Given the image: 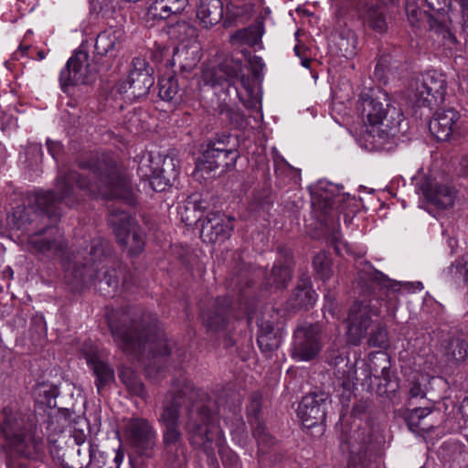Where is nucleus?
<instances>
[{
  "label": "nucleus",
  "instance_id": "nucleus-1",
  "mask_svg": "<svg viewBox=\"0 0 468 468\" xmlns=\"http://www.w3.org/2000/svg\"><path fill=\"white\" fill-rule=\"evenodd\" d=\"M84 170L59 172L54 191H37L28 197L27 207H16L12 215V222L17 229H24L27 243L32 253L46 259L60 258L69 283L88 282L99 279V264L105 259L106 241L102 238L94 239L90 250L88 246L73 252L72 257L65 256L66 242L58 230L46 226L35 230L38 221L45 218L57 220L60 216L59 205L71 207L77 201L75 185L90 192L101 194L105 198H116L133 206L135 194L127 175L122 173L111 156L102 154L92 163H81Z\"/></svg>",
  "mask_w": 468,
  "mask_h": 468
},
{
  "label": "nucleus",
  "instance_id": "nucleus-2",
  "mask_svg": "<svg viewBox=\"0 0 468 468\" xmlns=\"http://www.w3.org/2000/svg\"><path fill=\"white\" fill-rule=\"evenodd\" d=\"M127 323L126 315H122L116 321H109L113 340L124 353L134 356L138 359L149 355L155 358L171 353V346L155 317H150L147 328H143L144 333L138 331L139 325L134 321L130 324Z\"/></svg>",
  "mask_w": 468,
  "mask_h": 468
},
{
  "label": "nucleus",
  "instance_id": "nucleus-3",
  "mask_svg": "<svg viewBox=\"0 0 468 468\" xmlns=\"http://www.w3.org/2000/svg\"><path fill=\"white\" fill-rule=\"evenodd\" d=\"M211 405L197 403L188 414L186 431L190 442L201 448L208 458L213 459L218 452L225 468H239V457L225 447V440L218 424V417L213 414Z\"/></svg>",
  "mask_w": 468,
  "mask_h": 468
},
{
  "label": "nucleus",
  "instance_id": "nucleus-4",
  "mask_svg": "<svg viewBox=\"0 0 468 468\" xmlns=\"http://www.w3.org/2000/svg\"><path fill=\"white\" fill-rule=\"evenodd\" d=\"M36 430L37 420L32 414L12 406L0 411V433L5 447L15 454L27 459H37L43 454L44 442Z\"/></svg>",
  "mask_w": 468,
  "mask_h": 468
},
{
  "label": "nucleus",
  "instance_id": "nucleus-5",
  "mask_svg": "<svg viewBox=\"0 0 468 468\" xmlns=\"http://www.w3.org/2000/svg\"><path fill=\"white\" fill-rule=\"evenodd\" d=\"M360 105L366 123L363 139L370 149H379L398 133L402 112L389 103L385 93L381 97L363 94Z\"/></svg>",
  "mask_w": 468,
  "mask_h": 468
},
{
  "label": "nucleus",
  "instance_id": "nucleus-6",
  "mask_svg": "<svg viewBox=\"0 0 468 468\" xmlns=\"http://www.w3.org/2000/svg\"><path fill=\"white\" fill-rule=\"evenodd\" d=\"M461 10L463 27L468 34V0H453ZM451 0H406V13L412 26L427 19L430 27L444 40L454 43L455 37L451 30L452 22L449 15Z\"/></svg>",
  "mask_w": 468,
  "mask_h": 468
},
{
  "label": "nucleus",
  "instance_id": "nucleus-7",
  "mask_svg": "<svg viewBox=\"0 0 468 468\" xmlns=\"http://www.w3.org/2000/svg\"><path fill=\"white\" fill-rule=\"evenodd\" d=\"M185 399L191 401V406L186 413V422L188 420L190 410L197 403L211 405V408L213 407L214 409L213 414L217 415V402L213 401L207 392L201 389H195L192 382L186 378H180L173 382L172 388L166 394L158 416V421L164 426L163 432L180 431V410L185 402Z\"/></svg>",
  "mask_w": 468,
  "mask_h": 468
},
{
  "label": "nucleus",
  "instance_id": "nucleus-8",
  "mask_svg": "<svg viewBox=\"0 0 468 468\" xmlns=\"http://www.w3.org/2000/svg\"><path fill=\"white\" fill-rule=\"evenodd\" d=\"M385 302L386 312L394 317L399 307V301L394 291L388 292ZM381 301L370 299L364 302H356L350 308L347 317V341L357 346L367 335L368 328L372 325L371 316H378L381 314Z\"/></svg>",
  "mask_w": 468,
  "mask_h": 468
},
{
  "label": "nucleus",
  "instance_id": "nucleus-9",
  "mask_svg": "<svg viewBox=\"0 0 468 468\" xmlns=\"http://www.w3.org/2000/svg\"><path fill=\"white\" fill-rule=\"evenodd\" d=\"M153 73L154 69L145 58H133L129 75L117 85V91L130 102L146 96L154 82Z\"/></svg>",
  "mask_w": 468,
  "mask_h": 468
},
{
  "label": "nucleus",
  "instance_id": "nucleus-10",
  "mask_svg": "<svg viewBox=\"0 0 468 468\" xmlns=\"http://www.w3.org/2000/svg\"><path fill=\"white\" fill-rule=\"evenodd\" d=\"M109 224L112 226L118 242L128 248L129 253L137 255L144 247V239L134 219L127 213L112 208L109 216Z\"/></svg>",
  "mask_w": 468,
  "mask_h": 468
},
{
  "label": "nucleus",
  "instance_id": "nucleus-11",
  "mask_svg": "<svg viewBox=\"0 0 468 468\" xmlns=\"http://www.w3.org/2000/svg\"><path fill=\"white\" fill-rule=\"evenodd\" d=\"M412 100L418 106L431 107L441 103L446 93V80L435 70H428L415 80Z\"/></svg>",
  "mask_w": 468,
  "mask_h": 468
},
{
  "label": "nucleus",
  "instance_id": "nucleus-12",
  "mask_svg": "<svg viewBox=\"0 0 468 468\" xmlns=\"http://www.w3.org/2000/svg\"><path fill=\"white\" fill-rule=\"evenodd\" d=\"M322 333L317 324H306L296 328L291 356L298 362L314 359L322 349Z\"/></svg>",
  "mask_w": 468,
  "mask_h": 468
},
{
  "label": "nucleus",
  "instance_id": "nucleus-13",
  "mask_svg": "<svg viewBox=\"0 0 468 468\" xmlns=\"http://www.w3.org/2000/svg\"><path fill=\"white\" fill-rule=\"evenodd\" d=\"M95 78V69L89 62V54L83 50L76 51L60 71L59 82L61 89H68L80 84H89Z\"/></svg>",
  "mask_w": 468,
  "mask_h": 468
},
{
  "label": "nucleus",
  "instance_id": "nucleus-14",
  "mask_svg": "<svg viewBox=\"0 0 468 468\" xmlns=\"http://www.w3.org/2000/svg\"><path fill=\"white\" fill-rule=\"evenodd\" d=\"M329 395L325 392H312L304 396L298 407L297 414L306 428L323 423L326 416Z\"/></svg>",
  "mask_w": 468,
  "mask_h": 468
},
{
  "label": "nucleus",
  "instance_id": "nucleus-15",
  "mask_svg": "<svg viewBox=\"0 0 468 468\" xmlns=\"http://www.w3.org/2000/svg\"><path fill=\"white\" fill-rule=\"evenodd\" d=\"M129 439L141 454L150 456L156 443V432L145 419L132 420L129 424Z\"/></svg>",
  "mask_w": 468,
  "mask_h": 468
},
{
  "label": "nucleus",
  "instance_id": "nucleus-16",
  "mask_svg": "<svg viewBox=\"0 0 468 468\" xmlns=\"http://www.w3.org/2000/svg\"><path fill=\"white\" fill-rule=\"evenodd\" d=\"M200 237L204 241L216 242L230 237L233 230L232 218L219 213H209L201 220Z\"/></svg>",
  "mask_w": 468,
  "mask_h": 468
},
{
  "label": "nucleus",
  "instance_id": "nucleus-17",
  "mask_svg": "<svg viewBox=\"0 0 468 468\" xmlns=\"http://www.w3.org/2000/svg\"><path fill=\"white\" fill-rule=\"evenodd\" d=\"M460 114L454 109L438 110L429 123L431 133L439 141H446L457 128Z\"/></svg>",
  "mask_w": 468,
  "mask_h": 468
},
{
  "label": "nucleus",
  "instance_id": "nucleus-18",
  "mask_svg": "<svg viewBox=\"0 0 468 468\" xmlns=\"http://www.w3.org/2000/svg\"><path fill=\"white\" fill-rule=\"evenodd\" d=\"M162 444L165 462L174 467H180L186 462V447L180 431L163 432Z\"/></svg>",
  "mask_w": 468,
  "mask_h": 468
},
{
  "label": "nucleus",
  "instance_id": "nucleus-19",
  "mask_svg": "<svg viewBox=\"0 0 468 468\" xmlns=\"http://www.w3.org/2000/svg\"><path fill=\"white\" fill-rule=\"evenodd\" d=\"M421 189L426 200L438 209H449L455 202L456 190L448 183H426Z\"/></svg>",
  "mask_w": 468,
  "mask_h": 468
},
{
  "label": "nucleus",
  "instance_id": "nucleus-20",
  "mask_svg": "<svg viewBox=\"0 0 468 468\" xmlns=\"http://www.w3.org/2000/svg\"><path fill=\"white\" fill-rule=\"evenodd\" d=\"M249 422L252 428V433L258 444L261 447H267L272 442V438L266 430L262 419L261 398L258 394H253L250 404L247 407Z\"/></svg>",
  "mask_w": 468,
  "mask_h": 468
},
{
  "label": "nucleus",
  "instance_id": "nucleus-21",
  "mask_svg": "<svg viewBox=\"0 0 468 468\" xmlns=\"http://www.w3.org/2000/svg\"><path fill=\"white\" fill-rule=\"evenodd\" d=\"M346 199V194L337 192L335 194L333 190L316 192L313 195L312 203L315 211L319 212L324 218H335L342 210V203Z\"/></svg>",
  "mask_w": 468,
  "mask_h": 468
},
{
  "label": "nucleus",
  "instance_id": "nucleus-22",
  "mask_svg": "<svg viewBox=\"0 0 468 468\" xmlns=\"http://www.w3.org/2000/svg\"><path fill=\"white\" fill-rule=\"evenodd\" d=\"M229 318V300L226 297L215 299L209 309L202 313L204 324L212 331L225 329Z\"/></svg>",
  "mask_w": 468,
  "mask_h": 468
},
{
  "label": "nucleus",
  "instance_id": "nucleus-23",
  "mask_svg": "<svg viewBox=\"0 0 468 468\" xmlns=\"http://www.w3.org/2000/svg\"><path fill=\"white\" fill-rule=\"evenodd\" d=\"M125 37L122 27H109L98 34L95 39L94 52L97 56L104 57L118 51Z\"/></svg>",
  "mask_w": 468,
  "mask_h": 468
},
{
  "label": "nucleus",
  "instance_id": "nucleus-24",
  "mask_svg": "<svg viewBox=\"0 0 468 468\" xmlns=\"http://www.w3.org/2000/svg\"><path fill=\"white\" fill-rule=\"evenodd\" d=\"M239 154L236 149L229 150L221 153H214L213 157L204 158L203 156L197 165V171L202 173V175H209L216 169L220 168L221 172H225L234 167Z\"/></svg>",
  "mask_w": 468,
  "mask_h": 468
},
{
  "label": "nucleus",
  "instance_id": "nucleus-25",
  "mask_svg": "<svg viewBox=\"0 0 468 468\" xmlns=\"http://www.w3.org/2000/svg\"><path fill=\"white\" fill-rule=\"evenodd\" d=\"M200 58V47L197 41L190 44L182 41L174 52L173 61L178 64L183 72H189L197 65Z\"/></svg>",
  "mask_w": 468,
  "mask_h": 468
},
{
  "label": "nucleus",
  "instance_id": "nucleus-26",
  "mask_svg": "<svg viewBox=\"0 0 468 468\" xmlns=\"http://www.w3.org/2000/svg\"><path fill=\"white\" fill-rule=\"evenodd\" d=\"M95 458V449L92 444L83 446H69L63 453V465L66 468H87Z\"/></svg>",
  "mask_w": 468,
  "mask_h": 468
},
{
  "label": "nucleus",
  "instance_id": "nucleus-27",
  "mask_svg": "<svg viewBox=\"0 0 468 468\" xmlns=\"http://www.w3.org/2000/svg\"><path fill=\"white\" fill-rule=\"evenodd\" d=\"M443 358L450 367L463 363L468 356V342L461 337H451L443 344Z\"/></svg>",
  "mask_w": 468,
  "mask_h": 468
},
{
  "label": "nucleus",
  "instance_id": "nucleus-28",
  "mask_svg": "<svg viewBox=\"0 0 468 468\" xmlns=\"http://www.w3.org/2000/svg\"><path fill=\"white\" fill-rule=\"evenodd\" d=\"M223 12L221 0H202L197 16L203 27L210 28L221 21Z\"/></svg>",
  "mask_w": 468,
  "mask_h": 468
},
{
  "label": "nucleus",
  "instance_id": "nucleus-29",
  "mask_svg": "<svg viewBox=\"0 0 468 468\" xmlns=\"http://www.w3.org/2000/svg\"><path fill=\"white\" fill-rule=\"evenodd\" d=\"M184 84L185 80L182 79L180 81L177 76H163L158 82L160 98L176 103L182 101L185 95V90L182 88Z\"/></svg>",
  "mask_w": 468,
  "mask_h": 468
},
{
  "label": "nucleus",
  "instance_id": "nucleus-30",
  "mask_svg": "<svg viewBox=\"0 0 468 468\" xmlns=\"http://www.w3.org/2000/svg\"><path fill=\"white\" fill-rule=\"evenodd\" d=\"M316 296L310 279L302 278L289 299V305L293 309L307 308L314 304Z\"/></svg>",
  "mask_w": 468,
  "mask_h": 468
},
{
  "label": "nucleus",
  "instance_id": "nucleus-31",
  "mask_svg": "<svg viewBox=\"0 0 468 468\" xmlns=\"http://www.w3.org/2000/svg\"><path fill=\"white\" fill-rule=\"evenodd\" d=\"M282 334L274 331V326L271 324L262 322L260 324V330L257 337V342L260 349L267 356L276 350L282 343Z\"/></svg>",
  "mask_w": 468,
  "mask_h": 468
},
{
  "label": "nucleus",
  "instance_id": "nucleus-32",
  "mask_svg": "<svg viewBox=\"0 0 468 468\" xmlns=\"http://www.w3.org/2000/svg\"><path fill=\"white\" fill-rule=\"evenodd\" d=\"M368 441L369 439L364 431H355L342 441L341 448L344 452H349L352 458L357 457L361 461L367 452Z\"/></svg>",
  "mask_w": 468,
  "mask_h": 468
},
{
  "label": "nucleus",
  "instance_id": "nucleus-33",
  "mask_svg": "<svg viewBox=\"0 0 468 468\" xmlns=\"http://www.w3.org/2000/svg\"><path fill=\"white\" fill-rule=\"evenodd\" d=\"M87 363L96 377L95 385L98 392L100 393L104 386L113 379V370L97 356H89L87 358Z\"/></svg>",
  "mask_w": 468,
  "mask_h": 468
},
{
  "label": "nucleus",
  "instance_id": "nucleus-34",
  "mask_svg": "<svg viewBox=\"0 0 468 468\" xmlns=\"http://www.w3.org/2000/svg\"><path fill=\"white\" fill-rule=\"evenodd\" d=\"M122 276V284L125 287L126 290L130 289V279L131 275L126 273L122 269H112L111 271H106L104 272L103 278L100 279V285L102 286L106 284L112 291H107V293H111L112 292H115L116 289L120 285V277ZM101 290H103L102 287H100Z\"/></svg>",
  "mask_w": 468,
  "mask_h": 468
},
{
  "label": "nucleus",
  "instance_id": "nucleus-35",
  "mask_svg": "<svg viewBox=\"0 0 468 468\" xmlns=\"http://www.w3.org/2000/svg\"><path fill=\"white\" fill-rule=\"evenodd\" d=\"M291 277L292 271L289 262L276 263L272 267L271 273L267 277L266 283L271 288H283L291 280Z\"/></svg>",
  "mask_w": 468,
  "mask_h": 468
},
{
  "label": "nucleus",
  "instance_id": "nucleus-36",
  "mask_svg": "<svg viewBox=\"0 0 468 468\" xmlns=\"http://www.w3.org/2000/svg\"><path fill=\"white\" fill-rule=\"evenodd\" d=\"M255 3L256 0H229L228 8L233 16L247 21L254 13Z\"/></svg>",
  "mask_w": 468,
  "mask_h": 468
},
{
  "label": "nucleus",
  "instance_id": "nucleus-37",
  "mask_svg": "<svg viewBox=\"0 0 468 468\" xmlns=\"http://www.w3.org/2000/svg\"><path fill=\"white\" fill-rule=\"evenodd\" d=\"M124 454L119 450H111L109 452H101L93 462L97 464L98 468H120L123 461Z\"/></svg>",
  "mask_w": 468,
  "mask_h": 468
},
{
  "label": "nucleus",
  "instance_id": "nucleus-38",
  "mask_svg": "<svg viewBox=\"0 0 468 468\" xmlns=\"http://www.w3.org/2000/svg\"><path fill=\"white\" fill-rule=\"evenodd\" d=\"M235 149V144H230V136L225 133L218 134L210 140L203 152L204 158L213 157L214 153H221Z\"/></svg>",
  "mask_w": 468,
  "mask_h": 468
},
{
  "label": "nucleus",
  "instance_id": "nucleus-39",
  "mask_svg": "<svg viewBox=\"0 0 468 468\" xmlns=\"http://www.w3.org/2000/svg\"><path fill=\"white\" fill-rule=\"evenodd\" d=\"M314 268L317 275L324 281L330 278L332 274V260L328 253L320 251L313 260Z\"/></svg>",
  "mask_w": 468,
  "mask_h": 468
},
{
  "label": "nucleus",
  "instance_id": "nucleus-40",
  "mask_svg": "<svg viewBox=\"0 0 468 468\" xmlns=\"http://www.w3.org/2000/svg\"><path fill=\"white\" fill-rule=\"evenodd\" d=\"M368 346L386 349L388 346V331L385 326L376 324L367 340Z\"/></svg>",
  "mask_w": 468,
  "mask_h": 468
},
{
  "label": "nucleus",
  "instance_id": "nucleus-41",
  "mask_svg": "<svg viewBox=\"0 0 468 468\" xmlns=\"http://www.w3.org/2000/svg\"><path fill=\"white\" fill-rule=\"evenodd\" d=\"M165 0H154L147 10V16L152 19H166L171 16Z\"/></svg>",
  "mask_w": 468,
  "mask_h": 468
},
{
  "label": "nucleus",
  "instance_id": "nucleus-42",
  "mask_svg": "<svg viewBox=\"0 0 468 468\" xmlns=\"http://www.w3.org/2000/svg\"><path fill=\"white\" fill-rule=\"evenodd\" d=\"M431 413L430 408H416L407 416V423L412 431L420 428V421Z\"/></svg>",
  "mask_w": 468,
  "mask_h": 468
},
{
  "label": "nucleus",
  "instance_id": "nucleus-43",
  "mask_svg": "<svg viewBox=\"0 0 468 468\" xmlns=\"http://www.w3.org/2000/svg\"><path fill=\"white\" fill-rule=\"evenodd\" d=\"M119 377L133 394L141 398L145 397V388L137 378L133 376L126 377V373L123 371L120 373Z\"/></svg>",
  "mask_w": 468,
  "mask_h": 468
},
{
  "label": "nucleus",
  "instance_id": "nucleus-44",
  "mask_svg": "<svg viewBox=\"0 0 468 468\" xmlns=\"http://www.w3.org/2000/svg\"><path fill=\"white\" fill-rule=\"evenodd\" d=\"M114 2L112 0H91L90 10L93 13L108 16L114 11Z\"/></svg>",
  "mask_w": 468,
  "mask_h": 468
},
{
  "label": "nucleus",
  "instance_id": "nucleus-45",
  "mask_svg": "<svg viewBox=\"0 0 468 468\" xmlns=\"http://www.w3.org/2000/svg\"><path fill=\"white\" fill-rule=\"evenodd\" d=\"M223 69L229 80H234L243 76L242 63L239 59L226 61L223 65Z\"/></svg>",
  "mask_w": 468,
  "mask_h": 468
},
{
  "label": "nucleus",
  "instance_id": "nucleus-46",
  "mask_svg": "<svg viewBox=\"0 0 468 468\" xmlns=\"http://www.w3.org/2000/svg\"><path fill=\"white\" fill-rule=\"evenodd\" d=\"M367 22L369 27L378 32H383L387 27L383 15L376 9L368 11Z\"/></svg>",
  "mask_w": 468,
  "mask_h": 468
},
{
  "label": "nucleus",
  "instance_id": "nucleus-47",
  "mask_svg": "<svg viewBox=\"0 0 468 468\" xmlns=\"http://www.w3.org/2000/svg\"><path fill=\"white\" fill-rule=\"evenodd\" d=\"M389 62V57L388 56H383L379 58L378 61L376 68H375V76L380 80H384L387 76L386 72L388 71V64Z\"/></svg>",
  "mask_w": 468,
  "mask_h": 468
},
{
  "label": "nucleus",
  "instance_id": "nucleus-48",
  "mask_svg": "<svg viewBox=\"0 0 468 468\" xmlns=\"http://www.w3.org/2000/svg\"><path fill=\"white\" fill-rule=\"evenodd\" d=\"M165 2L171 16L182 13L188 5V0H165Z\"/></svg>",
  "mask_w": 468,
  "mask_h": 468
},
{
  "label": "nucleus",
  "instance_id": "nucleus-49",
  "mask_svg": "<svg viewBox=\"0 0 468 468\" xmlns=\"http://www.w3.org/2000/svg\"><path fill=\"white\" fill-rule=\"evenodd\" d=\"M73 444L71 446H83L84 444H91L87 441L86 435L82 431L75 430L71 435Z\"/></svg>",
  "mask_w": 468,
  "mask_h": 468
},
{
  "label": "nucleus",
  "instance_id": "nucleus-50",
  "mask_svg": "<svg viewBox=\"0 0 468 468\" xmlns=\"http://www.w3.org/2000/svg\"><path fill=\"white\" fill-rule=\"evenodd\" d=\"M410 397L413 398H424L425 391L421 388V385L419 382H412L411 387L409 391Z\"/></svg>",
  "mask_w": 468,
  "mask_h": 468
},
{
  "label": "nucleus",
  "instance_id": "nucleus-51",
  "mask_svg": "<svg viewBox=\"0 0 468 468\" xmlns=\"http://www.w3.org/2000/svg\"><path fill=\"white\" fill-rule=\"evenodd\" d=\"M250 34V31L248 29H242L236 31L234 34L230 37V41L233 43L236 42H248V36Z\"/></svg>",
  "mask_w": 468,
  "mask_h": 468
},
{
  "label": "nucleus",
  "instance_id": "nucleus-52",
  "mask_svg": "<svg viewBox=\"0 0 468 468\" xmlns=\"http://www.w3.org/2000/svg\"><path fill=\"white\" fill-rule=\"evenodd\" d=\"M47 146L49 154L52 155L53 158H56L61 150L60 144L58 142H53L51 140L47 141Z\"/></svg>",
  "mask_w": 468,
  "mask_h": 468
},
{
  "label": "nucleus",
  "instance_id": "nucleus-53",
  "mask_svg": "<svg viewBox=\"0 0 468 468\" xmlns=\"http://www.w3.org/2000/svg\"><path fill=\"white\" fill-rule=\"evenodd\" d=\"M383 360L385 362V365L381 368L380 377L386 381L388 382L390 380V372H389V366L387 356L383 355Z\"/></svg>",
  "mask_w": 468,
  "mask_h": 468
},
{
  "label": "nucleus",
  "instance_id": "nucleus-54",
  "mask_svg": "<svg viewBox=\"0 0 468 468\" xmlns=\"http://www.w3.org/2000/svg\"><path fill=\"white\" fill-rule=\"evenodd\" d=\"M460 166L462 175L468 177V154L462 158Z\"/></svg>",
  "mask_w": 468,
  "mask_h": 468
},
{
  "label": "nucleus",
  "instance_id": "nucleus-55",
  "mask_svg": "<svg viewBox=\"0 0 468 468\" xmlns=\"http://www.w3.org/2000/svg\"><path fill=\"white\" fill-rule=\"evenodd\" d=\"M354 54H355V47L354 46H352V48L346 47V48H344V54L343 55L345 57L348 58V57L353 56Z\"/></svg>",
  "mask_w": 468,
  "mask_h": 468
},
{
  "label": "nucleus",
  "instance_id": "nucleus-56",
  "mask_svg": "<svg viewBox=\"0 0 468 468\" xmlns=\"http://www.w3.org/2000/svg\"><path fill=\"white\" fill-rule=\"evenodd\" d=\"M165 172V170L164 168L160 169L159 172H157V170L154 169V171L151 172L150 175H148L147 173H144V176H152L158 175L159 173L164 174Z\"/></svg>",
  "mask_w": 468,
  "mask_h": 468
},
{
  "label": "nucleus",
  "instance_id": "nucleus-57",
  "mask_svg": "<svg viewBox=\"0 0 468 468\" xmlns=\"http://www.w3.org/2000/svg\"><path fill=\"white\" fill-rule=\"evenodd\" d=\"M30 150L34 151V152H37L39 153L40 154H42V152H41V147L40 145L38 144H32L30 147H29Z\"/></svg>",
  "mask_w": 468,
  "mask_h": 468
},
{
  "label": "nucleus",
  "instance_id": "nucleus-58",
  "mask_svg": "<svg viewBox=\"0 0 468 468\" xmlns=\"http://www.w3.org/2000/svg\"><path fill=\"white\" fill-rule=\"evenodd\" d=\"M301 64H302L304 68L308 69V68L310 67L311 60H310L309 58H302Z\"/></svg>",
  "mask_w": 468,
  "mask_h": 468
},
{
  "label": "nucleus",
  "instance_id": "nucleus-59",
  "mask_svg": "<svg viewBox=\"0 0 468 468\" xmlns=\"http://www.w3.org/2000/svg\"><path fill=\"white\" fill-rule=\"evenodd\" d=\"M345 362V358L343 356H336L335 357V361H334V364L336 366L338 365L339 363H344Z\"/></svg>",
  "mask_w": 468,
  "mask_h": 468
},
{
  "label": "nucleus",
  "instance_id": "nucleus-60",
  "mask_svg": "<svg viewBox=\"0 0 468 468\" xmlns=\"http://www.w3.org/2000/svg\"><path fill=\"white\" fill-rule=\"evenodd\" d=\"M300 49H301V48H300L299 46H295V48H294V51H295V54H296L298 57H301Z\"/></svg>",
  "mask_w": 468,
  "mask_h": 468
},
{
  "label": "nucleus",
  "instance_id": "nucleus-61",
  "mask_svg": "<svg viewBox=\"0 0 468 468\" xmlns=\"http://www.w3.org/2000/svg\"><path fill=\"white\" fill-rule=\"evenodd\" d=\"M350 382L349 381H346V380H342L341 382V385L346 388L348 386H349Z\"/></svg>",
  "mask_w": 468,
  "mask_h": 468
},
{
  "label": "nucleus",
  "instance_id": "nucleus-62",
  "mask_svg": "<svg viewBox=\"0 0 468 468\" xmlns=\"http://www.w3.org/2000/svg\"><path fill=\"white\" fill-rule=\"evenodd\" d=\"M254 60H255V62H256V63H258L259 65H261V66L262 65V60H261V58H259V57H255V58H254Z\"/></svg>",
  "mask_w": 468,
  "mask_h": 468
},
{
  "label": "nucleus",
  "instance_id": "nucleus-63",
  "mask_svg": "<svg viewBox=\"0 0 468 468\" xmlns=\"http://www.w3.org/2000/svg\"><path fill=\"white\" fill-rule=\"evenodd\" d=\"M186 27H187V26H186V25H185V24H184V25H180V26H178V29H179V31H181V30H186Z\"/></svg>",
  "mask_w": 468,
  "mask_h": 468
},
{
  "label": "nucleus",
  "instance_id": "nucleus-64",
  "mask_svg": "<svg viewBox=\"0 0 468 468\" xmlns=\"http://www.w3.org/2000/svg\"><path fill=\"white\" fill-rule=\"evenodd\" d=\"M345 42H346V39L345 38H341V41L339 43V46H340V48L342 49L344 45H345Z\"/></svg>",
  "mask_w": 468,
  "mask_h": 468
}]
</instances>
